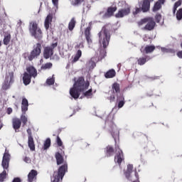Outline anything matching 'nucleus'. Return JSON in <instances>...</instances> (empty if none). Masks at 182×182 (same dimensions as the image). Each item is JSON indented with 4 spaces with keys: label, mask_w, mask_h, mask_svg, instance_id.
Listing matches in <instances>:
<instances>
[{
    "label": "nucleus",
    "mask_w": 182,
    "mask_h": 182,
    "mask_svg": "<svg viewBox=\"0 0 182 182\" xmlns=\"http://www.w3.org/2000/svg\"><path fill=\"white\" fill-rule=\"evenodd\" d=\"M57 144L59 146V147H62L63 146V142L62 141V139H60V137L57 136Z\"/></svg>",
    "instance_id": "obj_40"
},
{
    "label": "nucleus",
    "mask_w": 182,
    "mask_h": 182,
    "mask_svg": "<svg viewBox=\"0 0 182 182\" xmlns=\"http://www.w3.org/2000/svg\"><path fill=\"white\" fill-rule=\"evenodd\" d=\"M40 62H41V63H43V60L41 59V60H40Z\"/></svg>",
    "instance_id": "obj_51"
},
{
    "label": "nucleus",
    "mask_w": 182,
    "mask_h": 182,
    "mask_svg": "<svg viewBox=\"0 0 182 182\" xmlns=\"http://www.w3.org/2000/svg\"><path fill=\"white\" fill-rule=\"evenodd\" d=\"M66 171H68V164L65 163L59 168L58 172H54L51 182H59L60 180H63Z\"/></svg>",
    "instance_id": "obj_7"
},
{
    "label": "nucleus",
    "mask_w": 182,
    "mask_h": 182,
    "mask_svg": "<svg viewBox=\"0 0 182 182\" xmlns=\"http://www.w3.org/2000/svg\"><path fill=\"white\" fill-rule=\"evenodd\" d=\"M87 66L89 68V70H91V69L95 68V66H96V64L95 63V62L91 60L87 63Z\"/></svg>",
    "instance_id": "obj_38"
},
{
    "label": "nucleus",
    "mask_w": 182,
    "mask_h": 182,
    "mask_svg": "<svg viewBox=\"0 0 182 182\" xmlns=\"http://www.w3.org/2000/svg\"><path fill=\"white\" fill-rule=\"evenodd\" d=\"M98 36L100 45H102L103 48H107L109 41H110V33H109V31L103 27L98 33Z\"/></svg>",
    "instance_id": "obj_4"
},
{
    "label": "nucleus",
    "mask_w": 182,
    "mask_h": 182,
    "mask_svg": "<svg viewBox=\"0 0 182 182\" xmlns=\"http://www.w3.org/2000/svg\"><path fill=\"white\" fill-rule=\"evenodd\" d=\"M111 96L109 97V101L112 103L116 100L119 102L118 107L119 109H122L123 106H124V97L122 94L120 93V87L119 84L114 83L112 85V91H111Z\"/></svg>",
    "instance_id": "obj_2"
},
{
    "label": "nucleus",
    "mask_w": 182,
    "mask_h": 182,
    "mask_svg": "<svg viewBox=\"0 0 182 182\" xmlns=\"http://www.w3.org/2000/svg\"><path fill=\"white\" fill-rule=\"evenodd\" d=\"M117 153L114 158V161L120 166V164H122V161L124 160V156H123V151L119 149H117Z\"/></svg>",
    "instance_id": "obj_13"
},
{
    "label": "nucleus",
    "mask_w": 182,
    "mask_h": 182,
    "mask_svg": "<svg viewBox=\"0 0 182 182\" xmlns=\"http://www.w3.org/2000/svg\"><path fill=\"white\" fill-rule=\"evenodd\" d=\"M27 133L28 134V137H32V131L31 130V129H27Z\"/></svg>",
    "instance_id": "obj_46"
},
{
    "label": "nucleus",
    "mask_w": 182,
    "mask_h": 182,
    "mask_svg": "<svg viewBox=\"0 0 182 182\" xmlns=\"http://www.w3.org/2000/svg\"><path fill=\"white\" fill-rule=\"evenodd\" d=\"M132 171H133V165L132 164L128 165L127 171L124 173L125 177L127 178H130V174H132Z\"/></svg>",
    "instance_id": "obj_24"
},
{
    "label": "nucleus",
    "mask_w": 182,
    "mask_h": 182,
    "mask_svg": "<svg viewBox=\"0 0 182 182\" xmlns=\"http://www.w3.org/2000/svg\"><path fill=\"white\" fill-rule=\"evenodd\" d=\"M28 144L30 149L32 151H33L35 150V143L33 142V137L32 136L28 137Z\"/></svg>",
    "instance_id": "obj_25"
},
{
    "label": "nucleus",
    "mask_w": 182,
    "mask_h": 182,
    "mask_svg": "<svg viewBox=\"0 0 182 182\" xmlns=\"http://www.w3.org/2000/svg\"><path fill=\"white\" fill-rule=\"evenodd\" d=\"M9 42H11V34H9L4 36V45H9Z\"/></svg>",
    "instance_id": "obj_32"
},
{
    "label": "nucleus",
    "mask_w": 182,
    "mask_h": 182,
    "mask_svg": "<svg viewBox=\"0 0 182 182\" xmlns=\"http://www.w3.org/2000/svg\"><path fill=\"white\" fill-rule=\"evenodd\" d=\"M27 72L24 73L23 76V82L26 86H28L31 83V79L36 77L38 76V71L33 68V66L28 67Z\"/></svg>",
    "instance_id": "obj_3"
},
{
    "label": "nucleus",
    "mask_w": 182,
    "mask_h": 182,
    "mask_svg": "<svg viewBox=\"0 0 182 182\" xmlns=\"http://www.w3.org/2000/svg\"><path fill=\"white\" fill-rule=\"evenodd\" d=\"M138 4H141V9L143 12H147L150 9V1L149 0H144Z\"/></svg>",
    "instance_id": "obj_15"
},
{
    "label": "nucleus",
    "mask_w": 182,
    "mask_h": 182,
    "mask_svg": "<svg viewBox=\"0 0 182 182\" xmlns=\"http://www.w3.org/2000/svg\"><path fill=\"white\" fill-rule=\"evenodd\" d=\"M81 56H82V50H78L73 60V62H77V60H79V59H80Z\"/></svg>",
    "instance_id": "obj_29"
},
{
    "label": "nucleus",
    "mask_w": 182,
    "mask_h": 182,
    "mask_svg": "<svg viewBox=\"0 0 182 182\" xmlns=\"http://www.w3.org/2000/svg\"><path fill=\"white\" fill-rule=\"evenodd\" d=\"M55 75H53L52 77L48 78L46 80V85L48 86H52L55 83Z\"/></svg>",
    "instance_id": "obj_30"
},
{
    "label": "nucleus",
    "mask_w": 182,
    "mask_h": 182,
    "mask_svg": "<svg viewBox=\"0 0 182 182\" xmlns=\"http://www.w3.org/2000/svg\"><path fill=\"white\" fill-rule=\"evenodd\" d=\"M138 25L141 29L145 31H153L156 26V22L152 18H146L139 21Z\"/></svg>",
    "instance_id": "obj_5"
},
{
    "label": "nucleus",
    "mask_w": 182,
    "mask_h": 182,
    "mask_svg": "<svg viewBox=\"0 0 182 182\" xmlns=\"http://www.w3.org/2000/svg\"><path fill=\"white\" fill-rule=\"evenodd\" d=\"M52 3L53 5H54L56 8V9H58V5L59 4V0H52Z\"/></svg>",
    "instance_id": "obj_44"
},
{
    "label": "nucleus",
    "mask_w": 182,
    "mask_h": 182,
    "mask_svg": "<svg viewBox=\"0 0 182 182\" xmlns=\"http://www.w3.org/2000/svg\"><path fill=\"white\" fill-rule=\"evenodd\" d=\"M53 66L52 63H47L41 66V69L46 70V69H50Z\"/></svg>",
    "instance_id": "obj_34"
},
{
    "label": "nucleus",
    "mask_w": 182,
    "mask_h": 182,
    "mask_svg": "<svg viewBox=\"0 0 182 182\" xmlns=\"http://www.w3.org/2000/svg\"><path fill=\"white\" fill-rule=\"evenodd\" d=\"M177 56L182 59V50L177 53Z\"/></svg>",
    "instance_id": "obj_47"
},
{
    "label": "nucleus",
    "mask_w": 182,
    "mask_h": 182,
    "mask_svg": "<svg viewBox=\"0 0 182 182\" xmlns=\"http://www.w3.org/2000/svg\"><path fill=\"white\" fill-rule=\"evenodd\" d=\"M176 18L178 21H181L182 19V9H179L176 12Z\"/></svg>",
    "instance_id": "obj_37"
},
{
    "label": "nucleus",
    "mask_w": 182,
    "mask_h": 182,
    "mask_svg": "<svg viewBox=\"0 0 182 182\" xmlns=\"http://www.w3.org/2000/svg\"><path fill=\"white\" fill-rule=\"evenodd\" d=\"M119 136V129H116L114 131H112V137H116Z\"/></svg>",
    "instance_id": "obj_43"
},
{
    "label": "nucleus",
    "mask_w": 182,
    "mask_h": 182,
    "mask_svg": "<svg viewBox=\"0 0 182 182\" xmlns=\"http://www.w3.org/2000/svg\"><path fill=\"white\" fill-rule=\"evenodd\" d=\"M130 14V6L126 4L124 9L119 10L118 13L115 15L116 18H124Z\"/></svg>",
    "instance_id": "obj_11"
},
{
    "label": "nucleus",
    "mask_w": 182,
    "mask_h": 182,
    "mask_svg": "<svg viewBox=\"0 0 182 182\" xmlns=\"http://www.w3.org/2000/svg\"><path fill=\"white\" fill-rule=\"evenodd\" d=\"M89 81L85 82L83 77H79L75 82L73 87L70 90V95L73 99H79L80 93H82L85 97H90L92 96V89L87 90L89 87ZM85 90H87L85 92Z\"/></svg>",
    "instance_id": "obj_1"
},
{
    "label": "nucleus",
    "mask_w": 182,
    "mask_h": 182,
    "mask_svg": "<svg viewBox=\"0 0 182 182\" xmlns=\"http://www.w3.org/2000/svg\"><path fill=\"white\" fill-rule=\"evenodd\" d=\"M156 47L154 46H146L144 48L145 53H151V52L154 51Z\"/></svg>",
    "instance_id": "obj_26"
},
{
    "label": "nucleus",
    "mask_w": 182,
    "mask_h": 182,
    "mask_svg": "<svg viewBox=\"0 0 182 182\" xmlns=\"http://www.w3.org/2000/svg\"><path fill=\"white\" fill-rule=\"evenodd\" d=\"M116 11H117V8L116 6L108 8L107 11L104 15V17L109 18V16H112V15H113Z\"/></svg>",
    "instance_id": "obj_20"
},
{
    "label": "nucleus",
    "mask_w": 182,
    "mask_h": 182,
    "mask_svg": "<svg viewBox=\"0 0 182 182\" xmlns=\"http://www.w3.org/2000/svg\"><path fill=\"white\" fill-rule=\"evenodd\" d=\"M12 124L13 129H14L16 132H19V129H21V124H22V122L18 118H14L12 119Z\"/></svg>",
    "instance_id": "obj_14"
},
{
    "label": "nucleus",
    "mask_w": 182,
    "mask_h": 182,
    "mask_svg": "<svg viewBox=\"0 0 182 182\" xmlns=\"http://www.w3.org/2000/svg\"><path fill=\"white\" fill-rule=\"evenodd\" d=\"M141 51L143 52L141 49Z\"/></svg>",
    "instance_id": "obj_56"
},
{
    "label": "nucleus",
    "mask_w": 182,
    "mask_h": 182,
    "mask_svg": "<svg viewBox=\"0 0 182 182\" xmlns=\"http://www.w3.org/2000/svg\"><path fill=\"white\" fill-rule=\"evenodd\" d=\"M7 113H8L9 114H11V113H12V108H8V109H7Z\"/></svg>",
    "instance_id": "obj_49"
},
{
    "label": "nucleus",
    "mask_w": 182,
    "mask_h": 182,
    "mask_svg": "<svg viewBox=\"0 0 182 182\" xmlns=\"http://www.w3.org/2000/svg\"><path fill=\"white\" fill-rule=\"evenodd\" d=\"M9 160H11V155L8 152H5L3 156L2 164L1 166L4 170L8 169L9 167ZM3 171L0 173V181L2 182L6 178V171Z\"/></svg>",
    "instance_id": "obj_8"
},
{
    "label": "nucleus",
    "mask_w": 182,
    "mask_h": 182,
    "mask_svg": "<svg viewBox=\"0 0 182 182\" xmlns=\"http://www.w3.org/2000/svg\"><path fill=\"white\" fill-rule=\"evenodd\" d=\"M21 122L25 124L28 122V118L23 114L21 117Z\"/></svg>",
    "instance_id": "obj_42"
},
{
    "label": "nucleus",
    "mask_w": 182,
    "mask_h": 182,
    "mask_svg": "<svg viewBox=\"0 0 182 182\" xmlns=\"http://www.w3.org/2000/svg\"><path fill=\"white\" fill-rule=\"evenodd\" d=\"M181 4H182V1L181 0H179L177 2L175 3L174 7H173V14H176V11H177V8L178 6H181Z\"/></svg>",
    "instance_id": "obj_36"
},
{
    "label": "nucleus",
    "mask_w": 182,
    "mask_h": 182,
    "mask_svg": "<svg viewBox=\"0 0 182 182\" xmlns=\"http://www.w3.org/2000/svg\"><path fill=\"white\" fill-rule=\"evenodd\" d=\"M75 24H76V21H75V18H72L68 24L69 31H73V29L75 28Z\"/></svg>",
    "instance_id": "obj_28"
},
{
    "label": "nucleus",
    "mask_w": 182,
    "mask_h": 182,
    "mask_svg": "<svg viewBox=\"0 0 182 182\" xmlns=\"http://www.w3.org/2000/svg\"><path fill=\"white\" fill-rule=\"evenodd\" d=\"M42 49V45L41 43H37L34 46L33 50L31 52L30 55H28V60L31 61L33 59H36L39 55H41Z\"/></svg>",
    "instance_id": "obj_10"
},
{
    "label": "nucleus",
    "mask_w": 182,
    "mask_h": 182,
    "mask_svg": "<svg viewBox=\"0 0 182 182\" xmlns=\"http://www.w3.org/2000/svg\"><path fill=\"white\" fill-rule=\"evenodd\" d=\"M81 48H83V45L82 44L81 45Z\"/></svg>",
    "instance_id": "obj_53"
},
{
    "label": "nucleus",
    "mask_w": 182,
    "mask_h": 182,
    "mask_svg": "<svg viewBox=\"0 0 182 182\" xmlns=\"http://www.w3.org/2000/svg\"><path fill=\"white\" fill-rule=\"evenodd\" d=\"M161 50L164 53H173V49L167 48H161Z\"/></svg>",
    "instance_id": "obj_35"
},
{
    "label": "nucleus",
    "mask_w": 182,
    "mask_h": 182,
    "mask_svg": "<svg viewBox=\"0 0 182 182\" xmlns=\"http://www.w3.org/2000/svg\"><path fill=\"white\" fill-rule=\"evenodd\" d=\"M55 159H56L58 166H59L60 164H63V156H62V154H60V153L57 152L55 154Z\"/></svg>",
    "instance_id": "obj_23"
},
{
    "label": "nucleus",
    "mask_w": 182,
    "mask_h": 182,
    "mask_svg": "<svg viewBox=\"0 0 182 182\" xmlns=\"http://www.w3.org/2000/svg\"><path fill=\"white\" fill-rule=\"evenodd\" d=\"M0 46H1V41H0Z\"/></svg>",
    "instance_id": "obj_55"
},
{
    "label": "nucleus",
    "mask_w": 182,
    "mask_h": 182,
    "mask_svg": "<svg viewBox=\"0 0 182 182\" xmlns=\"http://www.w3.org/2000/svg\"><path fill=\"white\" fill-rule=\"evenodd\" d=\"M164 23V21H162L161 23H161V25H163V23Z\"/></svg>",
    "instance_id": "obj_52"
},
{
    "label": "nucleus",
    "mask_w": 182,
    "mask_h": 182,
    "mask_svg": "<svg viewBox=\"0 0 182 182\" xmlns=\"http://www.w3.org/2000/svg\"><path fill=\"white\" fill-rule=\"evenodd\" d=\"M147 62V57H141L138 59V65H140L141 66L144 65Z\"/></svg>",
    "instance_id": "obj_31"
},
{
    "label": "nucleus",
    "mask_w": 182,
    "mask_h": 182,
    "mask_svg": "<svg viewBox=\"0 0 182 182\" xmlns=\"http://www.w3.org/2000/svg\"><path fill=\"white\" fill-rule=\"evenodd\" d=\"M105 76L107 79H112L116 76V71L114 69L109 70L105 73Z\"/></svg>",
    "instance_id": "obj_22"
},
{
    "label": "nucleus",
    "mask_w": 182,
    "mask_h": 182,
    "mask_svg": "<svg viewBox=\"0 0 182 182\" xmlns=\"http://www.w3.org/2000/svg\"><path fill=\"white\" fill-rule=\"evenodd\" d=\"M85 39L88 43L89 48L92 45V35H90V28L87 27L85 31Z\"/></svg>",
    "instance_id": "obj_16"
},
{
    "label": "nucleus",
    "mask_w": 182,
    "mask_h": 182,
    "mask_svg": "<svg viewBox=\"0 0 182 182\" xmlns=\"http://www.w3.org/2000/svg\"><path fill=\"white\" fill-rule=\"evenodd\" d=\"M24 161L25 163H28V164L31 163V158L26 156L24 159Z\"/></svg>",
    "instance_id": "obj_45"
},
{
    "label": "nucleus",
    "mask_w": 182,
    "mask_h": 182,
    "mask_svg": "<svg viewBox=\"0 0 182 182\" xmlns=\"http://www.w3.org/2000/svg\"><path fill=\"white\" fill-rule=\"evenodd\" d=\"M107 157H110L114 154V149L111 146H108L105 149Z\"/></svg>",
    "instance_id": "obj_21"
},
{
    "label": "nucleus",
    "mask_w": 182,
    "mask_h": 182,
    "mask_svg": "<svg viewBox=\"0 0 182 182\" xmlns=\"http://www.w3.org/2000/svg\"><path fill=\"white\" fill-rule=\"evenodd\" d=\"M36 176H38V172L36 170H31L28 175V182H32L36 179Z\"/></svg>",
    "instance_id": "obj_19"
},
{
    "label": "nucleus",
    "mask_w": 182,
    "mask_h": 182,
    "mask_svg": "<svg viewBox=\"0 0 182 182\" xmlns=\"http://www.w3.org/2000/svg\"><path fill=\"white\" fill-rule=\"evenodd\" d=\"M83 0H73L72 1V5L76 6V5H80V4H82V1Z\"/></svg>",
    "instance_id": "obj_41"
},
{
    "label": "nucleus",
    "mask_w": 182,
    "mask_h": 182,
    "mask_svg": "<svg viewBox=\"0 0 182 182\" xmlns=\"http://www.w3.org/2000/svg\"><path fill=\"white\" fill-rule=\"evenodd\" d=\"M29 33L35 39H42L43 34L42 30L38 26L37 22H31L29 25Z\"/></svg>",
    "instance_id": "obj_6"
},
{
    "label": "nucleus",
    "mask_w": 182,
    "mask_h": 182,
    "mask_svg": "<svg viewBox=\"0 0 182 182\" xmlns=\"http://www.w3.org/2000/svg\"><path fill=\"white\" fill-rule=\"evenodd\" d=\"M12 182H21V178H15Z\"/></svg>",
    "instance_id": "obj_48"
},
{
    "label": "nucleus",
    "mask_w": 182,
    "mask_h": 182,
    "mask_svg": "<svg viewBox=\"0 0 182 182\" xmlns=\"http://www.w3.org/2000/svg\"><path fill=\"white\" fill-rule=\"evenodd\" d=\"M50 147V139L48 138L44 142V150H48Z\"/></svg>",
    "instance_id": "obj_33"
},
{
    "label": "nucleus",
    "mask_w": 182,
    "mask_h": 182,
    "mask_svg": "<svg viewBox=\"0 0 182 182\" xmlns=\"http://www.w3.org/2000/svg\"><path fill=\"white\" fill-rule=\"evenodd\" d=\"M53 19V16L52 14H48L47 16V17L45 19V22H44V26L46 29V31H48L49 29V26L50 25V23H52V20Z\"/></svg>",
    "instance_id": "obj_18"
},
{
    "label": "nucleus",
    "mask_w": 182,
    "mask_h": 182,
    "mask_svg": "<svg viewBox=\"0 0 182 182\" xmlns=\"http://www.w3.org/2000/svg\"><path fill=\"white\" fill-rule=\"evenodd\" d=\"M58 46V43H53L50 47H46L44 49V58L49 59L53 55V49Z\"/></svg>",
    "instance_id": "obj_12"
},
{
    "label": "nucleus",
    "mask_w": 182,
    "mask_h": 182,
    "mask_svg": "<svg viewBox=\"0 0 182 182\" xmlns=\"http://www.w3.org/2000/svg\"><path fill=\"white\" fill-rule=\"evenodd\" d=\"M140 12H141V4H138L133 11V15H137V14H140Z\"/></svg>",
    "instance_id": "obj_27"
},
{
    "label": "nucleus",
    "mask_w": 182,
    "mask_h": 182,
    "mask_svg": "<svg viewBox=\"0 0 182 182\" xmlns=\"http://www.w3.org/2000/svg\"><path fill=\"white\" fill-rule=\"evenodd\" d=\"M29 107V103L28 102V100L25 97H23L21 102V112L23 114L28 112V107Z\"/></svg>",
    "instance_id": "obj_17"
},
{
    "label": "nucleus",
    "mask_w": 182,
    "mask_h": 182,
    "mask_svg": "<svg viewBox=\"0 0 182 182\" xmlns=\"http://www.w3.org/2000/svg\"><path fill=\"white\" fill-rule=\"evenodd\" d=\"M103 53L105 54L106 53V52H105V50H103Z\"/></svg>",
    "instance_id": "obj_54"
},
{
    "label": "nucleus",
    "mask_w": 182,
    "mask_h": 182,
    "mask_svg": "<svg viewBox=\"0 0 182 182\" xmlns=\"http://www.w3.org/2000/svg\"><path fill=\"white\" fill-rule=\"evenodd\" d=\"M14 83V73L10 72L6 74L4 82L2 85V89L4 90H8L11 87V85Z\"/></svg>",
    "instance_id": "obj_9"
},
{
    "label": "nucleus",
    "mask_w": 182,
    "mask_h": 182,
    "mask_svg": "<svg viewBox=\"0 0 182 182\" xmlns=\"http://www.w3.org/2000/svg\"><path fill=\"white\" fill-rule=\"evenodd\" d=\"M155 19H156V22H157V23H160V22H161V14H157L155 16Z\"/></svg>",
    "instance_id": "obj_39"
},
{
    "label": "nucleus",
    "mask_w": 182,
    "mask_h": 182,
    "mask_svg": "<svg viewBox=\"0 0 182 182\" xmlns=\"http://www.w3.org/2000/svg\"><path fill=\"white\" fill-rule=\"evenodd\" d=\"M2 127H3L2 124H0V130H1V129H2Z\"/></svg>",
    "instance_id": "obj_50"
}]
</instances>
